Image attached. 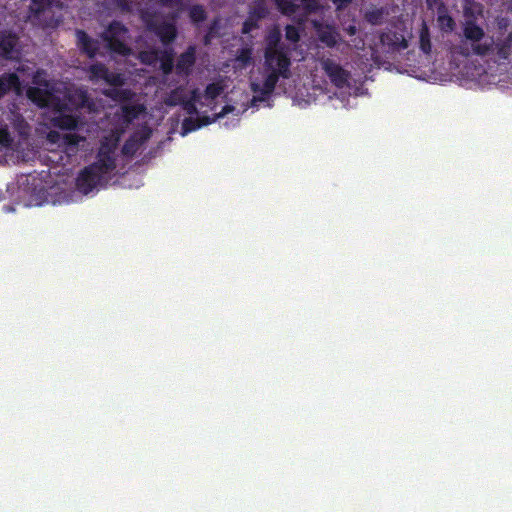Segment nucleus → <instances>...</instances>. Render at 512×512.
Wrapping results in <instances>:
<instances>
[{"instance_id":"20e7f679","label":"nucleus","mask_w":512,"mask_h":512,"mask_svg":"<svg viewBox=\"0 0 512 512\" xmlns=\"http://www.w3.org/2000/svg\"><path fill=\"white\" fill-rule=\"evenodd\" d=\"M116 143L102 142L97 153L96 161L91 165H96V171L103 177L116 168L115 151Z\"/></svg>"},{"instance_id":"473e14b6","label":"nucleus","mask_w":512,"mask_h":512,"mask_svg":"<svg viewBox=\"0 0 512 512\" xmlns=\"http://www.w3.org/2000/svg\"><path fill=\"white\" fill-rule=\"evenodd\" d=\"M252 49L245 47L238 50L236 60L242 63L243 66H248L252 62Z\"/></svg>"},{"instance_id":"a878e982","label":"nucleus","mask_w":512,"mask_h":512,"mask_svg":"<svg viewBox=\"0 0 512 512\" xmlns=\"http://www.w3.org/2000/svg\"><path fill=\"white\" fill-rule=\"evenodd\" d=\"M512 45L507 43L506 40H503L497 44L494 43V50H496V56L498 60H508L511 54Z\"/></svg>"},{"instance_id":"f3484780","label":"nucleus","mask_w":512,"mask_h":512,"mask_svg":"<svg viewBox=\"0 0 512 512\" xmlns=\"http://www.w3.org/2000/svg\"><path fill=\"white\" fill-rule=\"evenodd\" d=\"M146 139L147 137L138 138L136 135L130 136L122 146V154L127 157L134 156Z\"/></svg>"},{"instance_id":"79ce46f5","label":"nucleus","mask_w":512,"mask_h":512,"mask_svg":"<svg viewBox=\"0 0 512 512\" xmlns=\"http://www.w3.org/2000/svg\"><path fill=\"white\" fill-rule=\"evenodd\" d=\"M218 29H219V19H214L211 22L207 32L209 33V35H213L215 37Z\"/></svg>"},{"instance_id":"3c124183","label":"nucleus","mask_w":512,"mask_h":512,"mask_svg":"<svg viewBox=\"0 0 512 512\" xmlns=\"http://www.w3.org/2000/svg\"><path fill=\"white\" fill-rule=\"evenodd\" d=\"M349 32H350V34H354L355 33V27H350Z\"/></svg>"},{"instance_id":"412c9836","label":"nucleus","mask_w":512,"mask_h":512,"mask_svg":"<svg viewBox=\"0 0 512 512\" xmlns=\"http://www.w3.org/2000/svg\"><path fill=\"white\" fill-rule=\"evenodd\" d=\"M108 68L103 63L91 64L88 68L89 78L91 81L103 80L107 76Z\"/></svg>"},{"instance_id":"e433bc0d","label":"nucleus","mask_w":512,"mask_h":512,"mask_svg":"<svg viewBox=\"0 0 512 512\" xmlns=\"http://www.w3.org/2000/svg\"><path fill=\"white\" fill-rule=\"evenodd\" d=\"M285 37L292 43H297L300 40L299 30L294 25H287L285 27Z\"/></svg>"},{"instance_id":"f704fd0d","label":"nucleus","mask_w":512,"mask_h":512,"mask_svg":"<svg viewBox=\"0 0 512 512\" xmlns=\"http://www.w3.org/2000/svg\"><path fill=\"white\" fill-rule=\"evenodd\" d=\"M223 88L218 83H210L205 88V97L210 100L216 99L221 95Z\"/></svg>"},{"instance_id":"a18cd8bd","label":"nucleus","mask_w":512,"mask_h":512,"mask_svg":"<svg viewBox=\"0 0 512 512\" xmlns=\"http://www.w3.org/2000/svg\"><path fill=\"white\" fill-rule=\"evenodd\" d=\"M233 109H234V108H233L232 106H228V105H226V106H224V107L222 108V111H221L219 114H217V116H216V117H217V118L223 117V116H224V115H226L227 113L231 112Z\"/></svg>"},{"instance_id":"7ed1b4c3","label":"nucleus","mask_w":512,"mask_h":512,"mask_svg":"<svg viewBox=\"0 0 512 512\" xmlns=\"http://www.w3.org/2000/svg\"><path fill=\"white\" fill-rule=\"evenodd\" d=\"M128 32V28L122 22L113 20L100 37L106 42L109 51L121 56H128L131 53V48L125 42Z\"/></svg>"},{"instance_id":"8fccbe9b","label":"nucleus","mask_w":512,"mask_h":512,"mask_svg":"<svg viewBox=\"0 0 512 512\" xmlns=\"http://www.w3.org/2000/svg\"><path fill=\"white\" fill-rule=\"evenodd\" d=\"M504 40H506L507 43H510L512 45V31L508 33Z\"/></svg>"},{"instance_id":"37998d69","label":"nucleus","mask_w":512,"mask_h":512,"mask_svg":"<svg viewBox=\"0 0 512 512\" xmlns=\"http://www.w3.org/2000/svg\"><path fill=\"white\" fill-rule=\"evenodd\" d=\"M332 2L336 6L337 10H342L346 8L352 0H332Z\"/></svg>"},{"instance_id":"39448f33","label":"nucleus","mask_w":512,"mask_h":512,"mask_svg":"<svg viewBox=\"0 0 512 512\" xmlns=\"http://www.w3.org/2000/svg\"><path fill=\"white\" fill-rule=\"evenodd\" d=\"M147 29L153 32L164 45L171 44L177 37V28L173 22H156L151 15L143 16Z\"/></svg>"},{"instance_id":"72a5a7b5","label":"nucleus","mask_w":512,"mask_h":512,"mask_svg":"<svg viewBox=\"0 0 512 512\" xmlns=\"http://www.w3.org/2000/svg\"><path fill=\"white\" fill-rule=\"evenodd\" d=\"M202 127V124L199 122V119H194L192 117L185 118L182 123L183 135L193 132Z\"/></svg>"},{"instance_id":"49530a36","label":"nucleus","mask_w":512,"mask_h":512,"mask_svg":"<svg viewBox=\"0 0 512 512\" xmlns=\"http://www.w3.org/2000/svg\"><path fill=\"white\" fill-rule=\"evenodd\" d=\"M199 122L202 124V126H204L210 124L212 121L209 117H202L199 119Z\"/></svg>"},{"instance_id":"5701e85b","label":"nucleus","mask_w":512,"mask_h":512,"mask_svg":"<svg viewBox=\"0 0 512 512\" xmlns=\"http://www.w3.org/2000/svg\"><path fill=\"white\" fill-rule=\"evenodd\" d=\"M189 18L192 23L198 24L206 20L207 13L202 5L194 4L189 9Z\"/></svg>"},{"instance_id":"1a4fd4ad","label":"nucleus","mask_w":512,"mask_h":512,"mask_svg":"<svg viewBox=\"0 0 512 512\" xmlns=\"http://www.w3.org/2000/svg\"><path fill=\"white\" fill-rule=\"evenodd\" d=\"M77 45L82 53L89 58H94L100 49L99 42L90 37L84 30H76Z\"/></svg>"},{"instance_id":"58836bf2","label":"nucleus","mask_w":512,"mask_h":512,"mask_svg":"<svg viewBox=\"0 0 512 512\" xmlns=\"http://www.w3.org/2000/svg\"><path fill=\"white\" fill-rule=\"evenodd\" d=\"M303 8L308 12H315L319 8L317 0H301Z\"/></svg>"},{"instance_id":"cd10ccee","label":"nucleus","mask_w":512,"mask_h":512,"mask_svg":"<svg viewBox=\"0 0 512 512\" xmlns=\"http://www.w3.org/2000/svg\"><path fill=\"white\" fill-rule=\"evenodd\" d=\"M160 68L165 75L172 73L174 68V60L172 52H165L160 58Z\"/></svg>"},{"instance_id":"09e8293b","label":"nucleus","mask_w":512,"mask_h":512,"mask_svg":"<svg viewBox=\"0 0 512 512\" xmlns=\"http://www.w3.org/2000/svg\"><path fill=\"white\" fill-rule=\"evenodd\" d=\"M67 139H68V142L70 144H77L78 143L77 137L75 135H71V136L67 137Z\"/></svg>"},{"instance_id":"a211bd4d","label":"nucleus","mask_w":512,"mask_h":512,"mask_svg":"<svg viewBox=\"0 0 512 512\" xmlns=\"http://www.w3.org/2000/svg\"><path fill=\"white\" fill-rule=\"evenodd\" d=\"M388 15V10L385 7H373L366 11L364 18L371 25H381L385 16Z\"/></svg>"},{"instance_id":"c85d7f7f","label":"nucleus","mask_w":512,"mask_h":512,"mask_svg":"<svg viewBox=\"0 0 512 512\" xmlns=\"http://www.w3.org/2000/svg\"><path fill=\"white\" fill-rule=\"evenodd\" d=\"M196 101H197V91L194 90L192 92V96L190 98H184L182 101V108L186 111L187 114L193 115L197 113V107H196Z\"/></svg>"},{"instance_id":"9b49d317","label":"nucleus","mask_w":512,"mask_h":512,"mask_svg":"<svg viewBox=\"0 0 512 512\" xmlns=\"http://www.w3.org/2000/svg\"><path fill=\"white\" fill-rule=\"evenodd\" d=\"M18 43V38L15 34L1 30L0 31V57L11 60L14 58L15 47Z\"/></svg>"},{"instance_id":"0eeeda50","label":"nucleus","mask_w":512,"mask_h":512,"mask_svg":"<svg viewBox=\"0 0 512 512\" xmlns=\"http://www.w3.org/2000/svg\"><path fill=\"white\" fill-rule=\"evenodd\" d=\"M323 70L330 81L338 88H344L348 85L350 73L343 69L338 63L331 59H326L322 63Z\"/></svg>"},{"instance_id":"f8f14e48","label":"nucleus","mask_w":512,"mask_h":512,"mask_svg":"<svg viewBox=\"0 0 512 512\" xmlns=\"http://www.w3.org/2000/svg\"><path fill=\"white\" fill-rule=\"evenodd\" d=\"M21 89V82L19 76L14 73H3L0 75V99L4 97L9 91L14 90L19 92Z\"/></svg>"},{"instance_id":"de8ad7c7","label":"nucleus","mask_w":512,"mask_h":512,"mask_svg":"<svg viewBox=\"0 0 512 512\" xmlns=\"http://www.w3.org/2000/svg\"><path fill=\"white\" fill-rule=\"evenodd\" d=\"M214 38L213 35H209V33L207 32L204 36V43L207 45L211 42V40Z\"/></svg>"},{"instance_id":"423d86ee","label":"nucleus","mask_w":512,"mask_h":512,"mask_svg":"<svg viewBox=\"0 0 512 512\" xmlns=\"http://www.w3.org/2000/svg\"><path fill=\"white\" fill-rule=\"evenodd\" d=\"M96 168V165H89L79 173L76 187L81 193H90L104 178L96 171Z\"/></svg>"},{"instance_id":"a19ab883","label":"nucleus","mask_w":512,"mask_h":512,"mask_svg":"<svg viewBox=\"0 0 512 512\" xmlns=\"http://www.w3.org/2000/svg\"><path fill=\"white\" fill-rule=\"evenodd\" d=\"M46 5V0H32L31 10L36 14H39L44 11Z\"/></svg>"},{"instance_id":"c756f323","label":"nucleus","mask_w":512,"mask_h":512,"mask_svg":"<svg viewBox=\"0 0 512 512\" xmlns=\"http://www.w3.org/2000/svg\"><path fill=\"white\" fill-rule=\"evenodd\" d=\"M158 2L163 7L177 8V12L171 14L173 21L177 19L179 12H182L184 9L183 0H158Z\"/></svg>"},{"instance_id":"2eb2a0df","label":"nucleus","mask_w":512,"mask_h":512,"mask_svg":"<svg viewBox=\"0 0 512 512\" xmlns=\"http://www.w3.org/2000/svg\"><path fill=\"white\" fill-rule=\"evenodd\" d=\"M319 40L324 43L327 47L333 48L340 40V34L332 26H325L318 30Z\"/></svg>"},{"instance_id":"aec40b11","label":"nucleus","mask_w":512,"mask_h":512,"mask_svg":"<svg viewBox=\"0 0 512 512\" xmlns=\"http://www.w3.org/2000/svg\"><path fill=\"white\" fill-rule=\"evenodd\" d=\"M249 13L256 16V19H264L269 14L267 0H254L250 6Z\"/></svg>"},{"instance_id":"b1692460","label":"nucleus","mask_w":512,"mask_h":512,"mask_svg":"<svg viewBox=\"0 0 512 512\" xmlns=\"http://www.w3.org/2000/svg\"><path fill=\"white\" fill-rule=\"evenodd\" d=\"M107 96L110 98L120 101V102H127L130 101L133 97V92L129 89H110L106 93Z\"/></svg>"},{"instance_id":"f03ea898","label":"nucleus","mask_w":512,"mask_h":512,"mask_svg":"<svg viewBox=\"0 0 512 512\" xmlns=\"http://www.w3.org/2000/svg\"><path fill=\"white\" fill-rule=\"evenodd\" d=\"M466 17L463 23V36L466 40L471 42V51H462L465 56L470 54L485 57L490 55L494 49V40L492 37H485L484 29L476 23L473 18V13L470 9L464 10Z\"/></svg>"},{"instance_id":"ea45409f","label":"nucleus","mask_w":512,"mask_h":512,"mask_svg":"<svg viewBox=\"0 0 512 512\" xmlns=\"http://www.w3.org/2000/svg\"><path fill=\"white\" fill-rule=\"evenodd\" d=\"M12 142L11 135L7 128H0V144L8 146Z\"/></svg>"},{"instance_id":"c03bdc74","label":"nucleus","mask_w":512,"mask_h":512,"mask_svg":"<svg viewBox=\"0 0 512 512\" xmlns=\"http://www.w3.org/2000/svg\"><path fill=\"white\" fill-rule=\"evenodd\" d=\"M440 3H444L442 0H426L428 9H433L435 6L439 7Z\"/></svg>"},{"instance_id":"4468645a","label":"nucleus","mask_w":512,"mask_h":512,"mask_svg":"<svg viewBox=\"0 0 512 512\" xmlns=\"http://www.w3.org/2000/svg\"><path fill=\"white\" fill-rule=\"evenodd\" d=\"M437 23L443 32L450 33L455 28V21L451 15H449L448 9L445 3H440L437 8Z\"/></svg>"},{"instance_id":"ddd939ff","label":"nucleus","mask_w":512,"mask_h":512,"mask_svg":"<svg viewBox=\"0 0 512 512\" xmlns=\"http://www.w3.org/2000/svg\"><path fill=\"white\" fill-rule=\"evenodd\" d=\"M28 98L41 108L48 107L52 100V93L39 87H31L27 90Z\"/></svg>"},{"instance_id":"2f4dec72","label":"nucleus","mask_w":512,"mask_h":512,"mask_svg":"<svg viewBox=\"0 0 512 512\" xmlns=\"http://www.w3.org/2000/svg\"><path fill=\"white\" fill-rule=\"evenodd\" d=\"M260 20L261 19H256V16L251 15V13L248 12V17L242 24L241 33L246 35V34H249L251 31H253L254 29H257L258 22Z\"/></svg>"},{"instance_id":"7c9ffc66","label":"nucleus","mask_w":512,"mask_h":512,"mask_svg":"<svg viewBox=\"0 0 512 512\" xmlns=\"http://www.w3.org/2000/svg\"><path fill=\"white\" fill-rule=\"evenodd\" d=\"M104 81L108 85L114 86V87H120V86L124 85V83H125V79L122 74L116 73V72H111L109 69L107 71V76L104 78Z\"/></svg>"},{"instance_id":"4c0bfd02","label":"nucleus","mask_w":512,"mask_h":512,"mask_svg":"<svg viewBox=\"0 0 512 512\" xmlns=\"http://www.w3.org/2000/svg\"><path fill=\"white\" fill-rule=\"evenodd\" d=\"M116 7L122 12H131L133 8V0H115Z\"/></svg>"},{"instance_id":"393cba45","label":"nucleus","mask_w":512,"mask_h":512,"mask_svg":"<svg viewBox=\"0 0 512 512\" xmlns=\"http://www.w3.org/2000/svg\"><path fill=\"white\" fill-rule=\"evenodd\" d=\"M265 49H271V50H289L288 46L281 42V36L279 32L270 34L267 39V44Z\"/></svg>"},{"instance_id":"f257e3e1","label":"nucleus","mask_w":512,"mask_h":512,"mask_svg":"<svg viewBox=\"0 0 512 512\" xmlns=\"http://www.w3.org/2000/svg\"><path fill=\"white\" fill-rule=\"evenodd\" d=\"M290 67L291 59L289 50L273 51L271 49H265L263 68L266 72V77L262 84L256 82L251 83V90L258 94V96L253 97L252 101H263L269 97L274 92L280 78H290Z\"/></svg>"},{"instance_id":"bb28decb","label":"nucleus","mask_w":512,"mask_h":512,"mask_svg":"<svg viewBox=\"0 0 512 512\" xmlns=\"http://www.w3.org/2000/svg\"><path fill=\"white\" fill-rule=\"evenodd\" d=\"M122 115L127 121L136 119L143 110L141 105L126 104L121 107Z\"/></svg>"},{"instance_id":"6e6552de","label":"nucleus","mask_w":512,"mask_h":512,"mask_svg":"<svg viewBox=\"0 0 512 512\" xmlns=\"http://www.w3.org/2000/svg\"><path fill=\"white\" fill-rule=\"evenodd\" d=\"M380 43L387 52H398L408 47V41L404 35L397 31L389 30L380 34Z\"/></svg>"},{"instance_id":"dca6fc26","label":"nucleus","mask_w":512,"mask_h":512,"mask_svg":"<svg viewBox=\"0 0 512 512\" xmlns=\"http://www.w3.org/2000/svg\"><path fill=\"white\" fill-rule=\"evenodd\" d=\"M419 48L424 54H430L432 50L430 29L423 20L419 30Z\"/></svg>"},{"instance_id":"4be33fe9","label":"nucleus","mask_w":512,"mask_h":512,"mask_svg":"<svg viewBox=\"0 0 512 512\" xmlns=\"http://www.w3.org/2000/svg\"><path fill=\"white\" fill-rule=\"evenodd\" d=\"M278 10L286 16L294 15L299 6L293 0H274Z\"/></svg>"},{"instance_id":"c9c22d12","label":"nucleus","mask_w":512,"mask_h":512,"mask_svg":"<svg viewBox=\"0 0 512 512\" xmlns=\"http://www.w3.org/2000/svg\"><path fill=\"white\" fill-rule=\"evenodd\" d=\"M185 95L179 89H175L171 91L168 98L166 99V104L169 106L181 105Z\"/></svg>"},{"instance_id":"9d476101","label":"nucleus","mask_w":512,"mask_h":512,"mask_svg":"<svg viewBox=\"0 0 512 512\" xmlns=\"http://www.w3.org/2000/svg\"><path fill=\"white\" fill-rule=\"evenodd\" d=\"M196 62L195 46H189L185 52L181 53L176 63V73L178 75L188 76Z\"/></svg>"},{"instance_id":"6ab92c4d","label":"nucleus","mask_w":512,"mask_h":512,"mask_svg":"<svg viewBox=\"0 0 512 512\" xmlns=\"http://www.w3.org/2000/svg\"><path fill=\"white\" fill-rule=\"evenodd\" d=\"M54 126L63 130H74L78 126V119L73 115L60 114L53 119Z\"/></svg>"}]
</instances>
